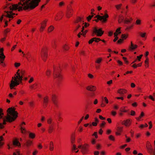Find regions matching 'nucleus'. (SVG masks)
Returning a JSON list of instances; mask_svg holds the SVG:
<instances>
[{
  "label": "nucleus",
  "instance_id": "nucleus-63",
  "mask_svg": "<svg viewBox=\"0 0 155 155\" xmlns=\"http://www.w3.org/2000/svg\"><path fill=\"white\" fill-rule=\"evenodd\" d=\"M120 111L124 112H126L127 111L126 110H124L123 107H121L120 109Z\"/></svg>",
  "mask_w": 155,
  "mask_h": 155
},
{
  "label": "nucleus",
  "instance_id": "nucleus-46",
  "mask_svg": "<svg viewBox=\"0 0 155 155\" xmlns=\"http://www.w3.org/2000/svg\"><path fill=\"white\" fill-rule=\"evenodd\" d=\"M47 123L49 124H51L52 121V119L51 118H49L47 120Z\"/></svg>",
  "mask_w": 155,
  "mask_h": 155
},
{
  "label": "nucleus",
  "instance_id": "nucleus-20",
  "mask_svg": "<svg viewBox=\"0 0 155 155\" xmlns=\"http://www.w3.org/2000/svg\"><path fill=\"white\" fill-rule=\"evenodd\" d=\"M62 18L61 13L60 12L54 16V18L55 20L58 21L60 20Z\"/></svg>",
  "mask_w": 155,
  "mask_h": 155
},
{
  "label": "nucleus",
  "instance_id": "nucleus-19",
  "mask_svg": "<svg viewBox=\"0 0 155 155\" xmlns=\"http://www.w3.org/2000/svg\"><path fill=\"white\" fill-rule=\"evenodd\" d=\"M3 48H2L0 49V58H1L2 61V63H3V61L4 60L5 57L3 52Z\"/></svg>",
  "mask_w": 155,
  "mask_h": 155
},
{
  "label": "nucleus",
  "instance_id": "nucleus-16",
  "mask_svg": "<svg viewBox=\"0 0 155 155\" xmlns=\"http://www.w3.org/2000/svg\"><path fill=\"white\" fill-rule=\"evenodd\" d=\"M146 147L149 152L151 154L152 153L153 148L150 143L149 142H147Z\"/></svg>",
  "mask_w": 155,
  "mask_h": 155
},
{
  "label": "nucleus",
  "instance_id": "nucleus-62",
  "mask_svg": "<svg viewBox=\"0 0 155 155\" xmlns=\"http://www.w3.org/2000/svg\"><path fill=\"white\" fill-rule=\"evenodd\" d=\"M111 114L113 116H115L117 114V113L115 111H112L111 112Z\"/></svg>",
  "mask_w": 155,
  "mask_h": 155
},
{
  "label": "nucleus",
  "instance_id": "nucleus-47",
  "mask_svg": "<svg viewBox=\"0 0 155 155\" xmlns=\"http://www.w3.org/2000/svg\"><path fill=\"white\" fill-rule=\"evenodd\" d=\"M52 47L54 49H56V48L57 47V45L56 44V43L55 41H54V42H53L52 43Z\"/></svg>",
  "mask_w": 155,
  "mask_h": 155
},
{
  "label": "nucleus",
  "instance_id": "nucleus-21",
  "mask_svg": "<svg viewBox=\"0 0 155 155\" xmlns=\"http://www.w3.org/2000/svg\"><path fill=\"white\" fill-rule=\"evenodd\" d=\"M123 129V127H118L117 129V131L115 133L116 135L117 136L120 135Z\"/></svg>",
  "mask_w": 155,
  "mask_h": 155
},
{
  "label": "nucleus",
  "instance_id": "nucleus-57",
  "mask_svg": "<svg viewBox=\"0 0 155 155\" xmlns=\"http://www.w3.org/2000/svg\"><path fill=\"white\" fill-rule=\"evenodd\" d=\"M88 77L91 79H92L94 78V76L91 74H88Z\"/></svg>",
  "mask_w": 155,
  "mask_h": 155
},
{
  "label": "nucleus",
  "instance_id": "nucleus-12",
  "mask_svg": "<svg viewBox=\"0 0 155 155\" xmlns=\"http://www.w3.org/2000/svg\"><path fill=\"white\" fill-rule=\"evenodd\" d=\"M73 8L71 7L69 8H68L66 15L68 18H69L73 15Z\"/></svg>",
  "mask_w": 155,
  "mask_h": 155
},
{
  "label": "nucleus",
  "instance_id": "nucleus-6",
  "mask_svg": "<svg viewBox=\"0 0 155 155\" xmlns=\"http://www.w3.org/2000/svg\"><path fill=\"white\" fill-rule=\"evenodd\" d=\"M21 82L20 81L15 78V77L12 78V79L11 81V83L10 85V87L11 89H12L14 87L20 84Z\"/></svg>",
  "mask_w": 155,
  "mask_h": 155
},
{
  "label": "nucleus",
  "instance_id": "nucleus-58",
  "mask_svg": "<svg viewBox=\"0 0 155 155\" xmlns=\"http://www.w3.org/2000/svg\"><path fill=\"white\" fill-rule=\"evenodd\" d=\"M13 155H21L19 151H17L13 153Z\"/></svg>",
  "mask_w": 155,
  "mask_h": 155
},
{
  "label": "nucleus",
  "instance_id": "nucleus-25",
  "mask_svg": "<svg viewBox=\"0 0 155 155\" xmlns=\"http://www.w3.org/2000/svg\"><path fill=\"white\" fill-rule=\"evenodd\" d=\"M137 47V45H134L132 41L131 42V45L129 47V48L130 50H134Z\"/></svg>",
  "mask_w": 155,
  "mask_h": 155
},
{
  "label": "nucleus",
  "instance_id": "nucleus-49",
  "mask_svg": "<svg viewBox=\"0 0 155 155\" xmlns=\"http://www.w3.org/2000/svg\"><path fill=\"white\" fill-rule=\"evenodd\" d=\"M122 5V4H120L115 5V7L117 10L119 9Z\"/></svg>",
  "mask_w": 155,
  "mask_h": 155
},
{
  "label": "nucleus",
  "instance_id": "nucleus-45",
  "mask_svg": "<svg viewBox=\"0 0 155 155\" xmlns=\"http://www.w3.org/2000/svg\"><path fill=\"white\" fill-rule=\"evenodd\" d=\"M37 86L36 84H34L30 86V88L31 89H33L35 88Z\"/></svg>",
  "mask_w": 155,
  "mask_h": 155
},
{
  "label": "nucleus",
  "instance_id": "nucleus-48",
  "mask_svg": "<svg viewBox=\"0 0 155 155\" xmlns=\"http://www.w3.org/2000/svg\"><path fill=\"white\" fill-rule=\"evenodd\" d=\"M140 36L142 38L145 37L146 35V33H142V32H140Z\"/></svg>",
  "mask_w": 155,
  "mask_h": 155
},
{
  "label": "nucleus",
  "instance_id": "nucleus-34",
  "mask_svg": "<svg viewBox=\"0 0 155 155\" xmlns=\"http://www.w3.org/2000/svg\"><path fill=\"white\" fill-rule=\"evenodd\" d=\"M84 24V25L82 26V28H81L82 30H81V32H83V31H84V28H87L89 25V24L88 23L85 22Z\"/></svg>",
  "mask_w": 155,
  "mask_h": 155
},
{
  "label": "nucleus",
  "instance_id": "nucleus-60",
  "mask_svg": "<svg viewBox=\"0 0 155 155\" xmlns=\"http://www.w3.org/2000/svg\"><path fill=\"white\" fill-rule=\"evenodd\" d=\"M34 79L33 77H31L28 81V83H31L34 81Z\"/></svg>",
  "mask_w": 155,
  "mask_h": 155
},
{
  "label": "nucleus",
  "instance_id": "nucleus-51",
  "mask_svg": "<svg viewBox=\"0 0 155 155\" xmlns=\"http://www.w3.org/2000/svg\"><path fill=\"white\" fill-rule=\"evenodd\" d=\"M109 139L111 140L114 141V138L113 136L112 135H110L109 137Z\"/></svg>",
  "mask_w": 155,
  "mask_h": 155
},
{
  "label": "nucleus",
  "instance_id": "nucleus-50",
  "mask_svg": "<svg viewBox=\"0 0 155 155\" xmlns=\"http://www.w3.org/2000/svg\"><path fill=\"white\" fill-rule=\"evenodd\" d=\"M136 23L137 25H140L141 23V21L140 19H137L136 21Z\"/></svg>",
  "mask_w": 155,
  "mask_h": 155
},
{
  "label": "nucleus",
  "instance_id": "nucleus-1",
  "mask_svg": "<svg viewBox=\"0 0 155 155\" xmlns=\"http://www.w3.org/2000/svg\"><path fill=\"white\" fill-rule=\"evenodd\" d=\"M15 109L12 107L9 108L7 110V115L5 117L3 116V113L2 109H0V128L2 129L4 127V125L6 124V122H12L18 117V113L15 111ZM2 136H0V146L3 144L2 142Z\"/></svg>",
  "mask_w": 155,
  "mask_h": 155
},
{
  "label": "nucleus",
  "instance_id": "nucleus-59",
  "mask_svg": "<svg viewBox=\"0 0 155 155\" xmlns=\"http://www.w3.org/2000/svg\"><path fill=\"white\" fill-rule=\"evenodd\" d=\"M97 133V132H95L93 134V136H94L96 138H97L98 137Z\"/></svg>",
  "mask_w": 155,
  "mask_h": 155
},
{
  "label": "nucleus",
  "instance_id": "nucleus-4",
  "mask_svg": "<svg viewBox=\"0 0 155 155\" xmlns=\"http://www.w3.org/2000/svg\"><path fill=\"white\" fill-rule=\"evenodd\" d=\"M84 21L82 18L79 17H78L74 21L75 27L74 30V32H77L79 28L83 25Z\"/></svg>",
  "mask_w": 155,
  "mask_h": 155
},
{
  "label": "nucleus",
  "instance_id": "nucleus-22",
  "mask_svg": "<svg viewBox=\"0 0 155 155\" xmlns=\"http://www.w3.org/2000/svg\"><path fill=\"white\" fill-rule=\"evenodd\" d=\"M117 92L121 95H122L126 93L127 92V91L125 89H119L118 90Z\"/></svg>",
  "mask_w": 155,
  "mask_h": 155
},
{
  "label": "nucleus",
  "instance_id": "nucleus-38",
  "mask_svg": "<svg viewBox=\"0 0 155 155\" xmlns=\"http://www.w3.org/2000/svg\"><path fill=\"white\" fill-rule=\"evenodd\" d=\"M64 49L65 51H68L69 48V47L68 44H65L63 46Z\"/></svg>",
  "mask_w": 155,
  "mask_h": 155
},
{
  "label": "nucleus",
  "instance_id": "nucleus-61",
  "mask_svg": "<svg viewBox=\"0 0 155 155\" xmlns=\"http://www.w3.org/2000/svg\"><path fill=\"white\" fill-rule=\"evenodd\" d=\"M20 65V64L18 63H15V67H18Z\"/></svg>",
  "mask_w": 155,
  "mask_h": 155
},
{
  "label": "nucleus",
  "instance_id": "nucleus-3",
  "mask_svg": "<svg viewBox=\"0 0 155 155\" xmlns=\"http://www.w3.org/2000/svg\"><path fill=\"white\" fill-rule=\"evenodd\" d=\"M54 78L57 81L59 82L62 79V76L61 73V69L58 66L54 67Z\"/></svg>",
  "mask_w": 155,
  "mask_h": 155
},
{
  "label": "nucleus",
  "instance_id": "nucleus-36",
  "mask_svg": "<svg viewBox=\"0 0 155 155\" xmlns=\"http://www.w3.org/2000/svg\"><path fill=\"white\" fill-rule=\"evenodd\" d=\"M102 60V58H98L95 61L96 63L100 64L101 63Z\"/></svg>",
  "mask_w": 155,
  "mask_h": 155
},
{
  "label": "nucleus",
  "instance_id": "nucleus-2",
  "mask_svg": "<svg viewBox=\"0 0 155 155\" xmlns=\"http://www.w3.org/2000/svg\"><path fill=\"white\" fill-rule=\"evenodd\" d=\"M20 2L18 4H14L11 5L10 9L12 10H18L20 11L24 9L28 8L33 9L37 6L41 0H20Z\"/></svg>",
  "mask_w": 155,
  "mask_h": 155
},
{
  "label": "nucleus",
  "instance_id": "nucleus-35",
  "mask_svg": "<svg viewBox=\"0 0 155 155\" xmlns=\"http://www.w3.org/2000/svg\"><path fill=\"white\" fill-rule=\"evenodd\" d=\"M145 66L147 68L149 67V59L148 57H147L145 61Z\"/></svg>",
  "mask_w": 155,
  "mask_h": 155
},
{
  "label": "nucleus",
  "instance_id": "nucleus-54",
  "mask_svg": "<svg viewBox=\"0 0 155 155\" xmlns=\"http://www.w3.org/2000/svg\"><path fill=\"white\" fill-rule=\"evenodd\" d=\"M93 16V15H89L88 17L87 18V20L88 21H89L92 18Z\"/></svg>",
  "mask_w": 155,
  "mask_h": 155
},
{
  "label": "nucleus",
  "instance_id": "nucleus-30",
  "mask_svg": "<svg viewBox=\"0 0 155 155\" xmlns=\"http://www.w3.org/2000/svg\"><path fill=\"white\" fill-rule=\"evenodd\" d=\"M132 20V19L131 18H130L129 19L126 18L124 20V23L126 24H128L130 23Z\"/></svg>",
  "mask_w": 155,
  "mask_h": 155
},
{
  "label": "nucleus",
  "instance_id": "nucleus-8",
  "mask_svg": "<svg viewBox=\"0 0 155 155\" xmlns=\"http://www.w3.org/2000/svg\"><path fill=\"white\" fill-rule=\"evenodd\" d=\"M25 73V71L23 70L20 71L18 70L16 73L17 75L15 74V77L21 82L22 80L23 77Z\"/></svg>",
  "mask_w": 155,
  "mask_h": 155
},
{
  "label": "nucleus",
  "instance_id": "nucleus-41",
  "mask_svg": "<svg viewBox=\"0 0 155 155\" xmlns=\"http://www.w3.org/2000/svg\"><path fill=\"white\" fill-rule=\"evenodd\" d=\"M29 136L30 138L33 139L35 137V134L33 133H30L29 134Z\"/></svg>",
  "mask_w": 155,
  "mask_h": 155
},
{
  "label": "nucleus",
  "instance_id": "nucleus-5",
  "mask_svg": "<svg viewBox=\"0 0 155 155\" xmlns=\"http://www.w3.org/2000/svg\"><path fill=\"white\" fill-rule=\"evenodd\" d=\"M47 51L48 48L47 47L45 46L42 48L40 53L42 59L44 61H46L48 57Z\"/></svg>",
  "mask_w": 155,
  "mask_h": 155
},
{
  "label": "nucleus",
  "instance_id": "nucleus-24",
  "mask_svg": "<svg viewBox=\"0 0 155 155\" xmlns=\"http://www.w3.org/2000/svg\"><path fill=\"white\" fill-rule=\"evenodd\" d=\"M13 144L15 146H18V147H20L21 144L16 139L15 140L13 141Z\"/></svg>",
  "mask_w": 155,
  "mask_h": 155
},
{
  "label": "nucleus",
  "instance_id": "nucleus-43",
  "mask_svg": "<svg viewBox=\"0 0 155 155\" xmlns=\"http://www.w3.org/2000/svg\"><path fill=\"white\" fill-rule=\"evenodd\" d=\"M75 140V137L74 135H72L71 137V142L72 143H73Z\"/></svg>",
  "mask_w": 155,
  "mask_h": 155
},
{
  "label": "nucleus",
  "instance_id": "nucleus-26",
  "mask_svg": "<svg viewBox=\"0 0 155 155\" xmlns=\"http://www.w3.org/2000/svg\"><path fill=\"white\" fill-rule=\"evenodd\" d=\"M26 58L29 61H31L32 59V57L31 54L28 53L26 54Z\"/></svg>",
  "mask_w": 155,
  "mask_h": 155
},
{
  "label": "nucleus",
  "instance_id": "nucleus-32",
  "mask_svg": "<svg viewBox=\"0 0 155 155\" xmlns=\"http://www.w3.org/2000/svg\"><path fill=\"white\" fill-rule=\"evenodd\" d=\"M54 29V27L53 25H51L48 28V32L50 33Z\"/></svg>",
  "mask_w": 155,
  "mask_h": 155
},
{
  "label": "nucleus",
  "instance_id": "nucleus-11",
  "mask_svg": "<svg viewBox=\"0 0 155 155\" xmlns=\"http://www.w3.org/2000/svg\"><path fill=\"white\" fill-rule=\"evenodd\" d=\"M47 20H45L41 23V26L39 29V31L41 32H43L45 28L47 25Z\"/></svg>",
  "mask_w": 155,
  "mask_h": 155
},
{
  "label": "nucleus",
  "instance_id": "nucleus-15",
  "mask_svg": "<svg viewBox=\"0 0 155 155\" xmlns=\"http://www.w3.org/2000/svg\"><path fill=\"white\" fill-rule=\"evenodd\" d=\"M49 101V97L47 96H45L44 98L43 106L44 107H47Z\"/></svg>",
  "mask_w": 155,
  "mask_h": 155
},
{
  "label": "nucleus",
  "instance_id": "nucleus-56",
  "mask_svg": "<svg viewBox=\"0 0 155 155\" xmlns=\"http://www.w3.org/2000/svg\"><path fill=\"white\" fill-rule=\"evenodd\" d=\"M123 59L124 60L125 63L127 64L128 63V61L127 60V58L125 57L123 58Z\"/></svg>",
  "mask_w": 155,
  "mask_h": 155
},
{
  "label": "nucleus",
  "instance_id": "nucleus-27",
  "mask_svg": "<svg viewBox=\"0 0 155 155\" xmlns=\"http://www.w3.org/2000/svg\"><path fill=\"white\" fill-rule=\"evenodd\" d=\"M54 149V146L53 142L51 141L50 142L49 144V150L51 151H52Z\"/></svg>",
  "mask_w": 155,
  "mask_h": 155
},
{
  "label": "nucleus",
  "instance_id": "nucleus-33",
  "mask_svg": "<svg viewBox=\"0 0 155 155\" xmlns=\"http://www.w3.org/2000/svg\"><path fill=\"white\" fill-rule=\"evenodd\" d=\"M20 127V130L21 133L23 134H26L27 132V131L25 129L24 127L23 126H21V127Z\"/></svg>",
  "mask_w": 155,
  "mask_h": 155
},
{
  "label": "nucleus",
  "instance_id": "nucleus-23",
  "mask_svg": "<svg viewBox=\"0 0 155 155\" xmlns=\"http://www.w3.org/2000/svg\"><path fill=\"white\" fill-rule=\"evenodd\" d=\"M53 126L52 125L49 126L48 129V131L49 134H51L54 130Z\"/></svg>",
  "mask_w": 155,
  "mask_h": 155
},
{
  "label": "nucleus",
  "instance_id": "nucleus-64",
  "mask_svg": "<svg viewBox=\"0 0 155 155\" xmlns=\"http://www.w3.org/2000/svg\"><path fill=\"white\" fill-rule=\"evenodd\" d=\"M106 123L104 121H103L102 123L100 125L101 127H103L105 125V124Z\"/></svg>",
  "mask_w": 155,
  "mask_h": 155
},
{
  "label": "nucleus",
  "instance_id": "nucleus-37",
  "mask_svg": "<svg viewBox=\"0 0 155 155\" xmlns=\"http://www.w3.org/2000/svg\"><path fill=\"white\" fill-rule=\"evenodd\" d=\"M144 113L143 112H142L140 116L139 117H136V119L138 120H140V119L142 118V117L144 116Z\"/></svg>",
  "mask_w": 155,
  "mask_h": 155
},
{
  "label": "nucleus",
  "instance_id": "nucleus-39",
  "mask_svg": "<svg viewBox=\"0 0 155 155\" xmlns=\"http://www.w3.org/2000/svg\"><path fill=\"white\" fill-rule=\"evenodd\" d=\"M25 91L23 90H21L19 91V94L21 96H23L25 94Z\"/></svg>",
  "mask_w": 155,
  "mask_h": 155
},
{
  "label": "nucleus",
  "instance_id": "nucleus-13",
  "mask_svg": "<svg viewBox=\"0 0 155 155\" xmlns=\"http://www.w3.org/2000/svg\"><path fill=\"white\" fill-rule=\"evenodd\" d=\"M131 120L130 119H129L126 120H123L122 122V124L123 125H124L128 127L131 125Z\"/></svg>",
  "mask_w": 155,
  "mask_h": 155
},
{
  "label": "nucleus",
  "instance_id": "nucleus-14",
  "mask_svg": "<svg viewBox=\"0 0 155 155\" xmlns=\"http://www.w3.org/2000/svg\"><path fill=\"white\" fill-rule=\"evenodd\" d=\"M86 89L88 91H94L96 90L97 87L95 86L90 85L87 86L86 87Z\"/></svg>",
  "mask_w": 155,
  "mask_h": 155
},
{
  "label": "nucleus",
  "instance_id": "nucleus-53",
  "mask_svg": "<svg viewBox=\"0 0 155 155\" xmlns=\"http://www.w3.org/2000/svg\"><path fill=\"white\" fill-rule=\"evenodd\" d=\"M94 38H91V39H90L89 42H88V43L89 44H91L92 43V42L94 41Z\"/></svg>",
  "mask_w": 155,
  "mask_h": 155
},
{
  "label": "nucleus",
  "instance_id": "nucleus-44",
  "mask_svg": "<svg viewBox=\"0 0 155 155\" xmlns=\"http://www.w3.org/2000/svg\"><path fill=\"white\" fill-rule=\"evenodd\" d=\"M124 20V18L122 16H120L118 20V22L119 23H120Z\"/></svg>",
  "mask_w": 155,
  "mask_h": 155
},
{
  "label": "nucleus",
  "instance_id": "nucleus-7",
  "mask_svg": "<svg viewBox=\"0 0 155 155\" xmlns=\"http://www.w3.org/2000/svg\"><path fill=\"white\" fill-rule=\"evenodd\" d=\"M89 145L85 143L83 145H79L78 148L81 149V151L83 154H86L87 153L88 151V148Z\"/></svg>",
  "mask_w": 155,
  "mask_h": 155
},
{
  "label": "nucleus",
  "instance_id": "nucleus-9",
  "mask_svg": "<svg viewBox=\"0 0 155 155\" xmlns=\"http://www.w3.org/2000/svg\"><path fill=\"white\" fill-rule=\"evenodd\" d=\"M109 17L108 15L107 14H106L103 16H101L99 15H97L96 16V18L97 19L100 20L103 23L107 21V18Z\"/></svg>",
  "mask_w": 155,
  "mask_h": 155
},
{
  "label": "nucleus",
  "instance_id": "nucleus-55",
  "mask_svg": "<svg viewBox=\"0 0 155 155\" xmlns=\"http://www.w3.org/2000/svg\"><path fill=\"white\" fill-rule=\"evenodd\" d=\"M142 56L143 54H141L139 56H137V58L139 61H140V59H141Z\"/></svg>",
  "mask_w": 155,
  "mask_h": 155
},
{
  "label": "nucleus",
  "instance_id": "nucleus-10",
  "mask_svg": "<svg viewBox=\"0 0 155 155\" xmlns=\"http://www.w3.org/2000/svg\"><path fill=\"white\" fill-rule=\"evenodd\" d=\"M93 33L97 34L98 36H101L103 35L104 31H102L101 28L97 29L95 27L94 29Z\"/></svg>",
  "mask_w": 155,
  "mask_h": 155
},
{
  "label": "nucleus",
  "instance_id": "nucleus-52",
  "mask_svg": "<svg viewBox=\"0 0 155 155\" xmlns=\"http://www.w3.org/2000/svg\"><path fill=\"white\" fill-rule=\"evenodd\" d=\"M94 38V41L96 42H98L99 41H101V40L99 38Z\"/></svg>",
  "mask_w": 155,
  "mask_h": 155
},
{
  "label": "nucleus",
  "instance_id": "nucleus-17",
  "mask_svg": "<svg viewBox=\"0 0 155 155\" xmlns=\"http://www.w3.org/2000/svg\"><path fill=\"white\" fill-rule=\"evenodd\" d=\"M56 96L55 94H53L52 96V100L54 104L56 107H58V101L56 100Z\"/></svg>",
  "mask_w": 155,
  "mask_h": 155
},
{
  "label": "nucleus",
  "instance_id": "nucleus-28",
  "mask_svg": "<svg viewBox=\"0 0 155 155\" xmlns=\"http://www.w3.org/2000/svg\"><path fill=\"white\" fill-rule=\"evenodd\" d=\"M45 74L48 78H49L51 75V70L49 69H48L45 72Z\"/></svg>",
  "mask_w": 155,
  "mask_h": 155
},
{
  "label": "nucleus",
  "instance_id": "nucleus-42",
  "mask_svg": "<svg viewBox=\"0 0 155 155\" xmlns=\"http://www.w3.org/2000/svg\"><path fill=\"white\" fill-rule=\"evenodd\" d=\"M127 35H125V34H122L121 36V38L124 40L126 39L127 37Z\"/></svg>",
  "mask_w": 155,
  "mask_h": 155
},
{
  "label": "nucleus",
  "instance_id": "nucleus-29",
  "mask_svg": "<svg viewBox=\"0 0 155 155\" xmlns=\"http://www.w3.org/2000/svg\"><path fill=\"white\" fill-rule=\"evenodd\" d=\"M120 28H119L116 29V32L114 34V36H117L118 35V33L120 34L121 33V32L120 31Z\"/></svg>",
  "mask_w": 155,
  "mask_h": 155
},
{
  "label": "nucleus",
  "instance_id": "nucleus-40",
  "mask_svg": "<svg viewBox=\"0 0 155 155\" xmlns=\"http://www.w3.org/2000/svg\"><path fill=\"white\" fill-rule=\"evenodd\" d=\"M72 151H75L76 150H77V151H75V152L76 153H77L78 151V148H76V146L74 144L73 145V147L72 148Z\"/></svg>",
  "mask_w": 155,
  "mask_h": 155
},
{
  "label": "nucleus",
  "instance_id": "nucleus-18",
  "mask_svg": "<svg viewBox=\"0 0 155 155\" xmlns=\"http://www.w3.org/2000/svg\"><path fill=\"white\" fill-rule=\"evenodd\" d=\"M15 13H13L12 11H8L6 12V14L5 16L7 17H8L9 18H13L15 16Z\"/></svg>",
  "mask_w": 155,
  "mask_h": 155
},
{
  "label": "nucleus",
  "instance_id": "nucleus-31",
  "mask_svg": "<svg viewBox=\"0 0 155 155\" xmlns=\"http://www.w3.org/2000/svg\"><path fill=\"white\" fill-rule=\"evenodd\" d=\"M32 144V142L31 140H28L26 142V146L27 147H29L31 146Z\"/></svg>",
  "mask_w": 155,
  "mask_h": 155
}]
</instances>
